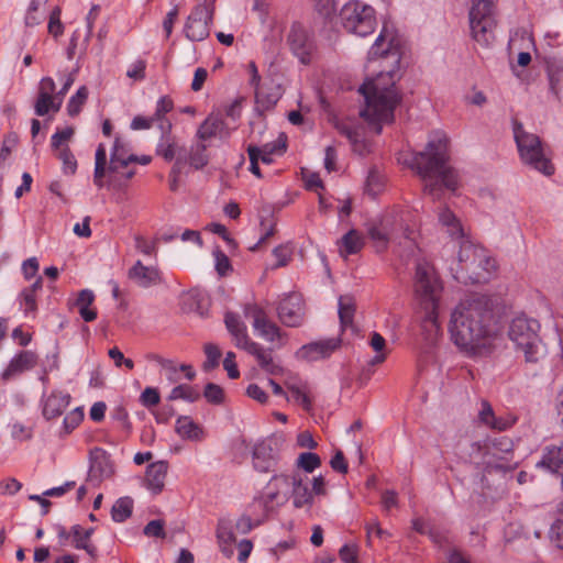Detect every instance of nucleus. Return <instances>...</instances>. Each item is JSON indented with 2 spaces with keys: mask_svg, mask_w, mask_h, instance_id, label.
Returning <instances> with one entry per match:
<instances>
[{
  "mask_svg": "<svg viewBox=\"0 0 563 563\" xmlns=\"http://www.w3.org/2000/svg\"><path fill=\"white\" fill-rule=\"evenodd\" d=\"M369 59H380V70L375 78L367 79L358 89L364 96L366 107L360 115L376 134L383 131V124L395 121V110L402 101V93L396 84L402 78V51L396 36H388L383 27L369 52Z\"/></svg>",
  "mask_w": 563,
  "mask_h": 563,
  "instance_id": "f257e3e1",
  "label": "nucleus"
},
{
  "mask_svg": "<svg viewBox=\"0 0 563 563\" xmlns=\"http://www.w3.org/2000/svg\"><path fill=\"white\" fill-rule=\"evenodd\" d=\"M495 306L496 299L493 296L474 294L454 308L449 332L460 351L474 356L489 345L495 334Z\"/></svg>",
  "mask_w": 563,
  "mask_h": 563,
  "instance_id": "f03ea898",
  "label": "nucleus"
},
{
  "mask_svg": "<svg viewBox=\"0 0 563 563\" xmlns=\"http://www.w3.org/2000/svg\"><path fill=\"white\" fill-rule=\"evenodd\" d=\"M449 161V139L444 133H435L423 151L411 153L405 164L426 181L423 192L440 200L444 189L455 192L460 184L459 174Z\"/></svg>",
  "mask_w": 563,
  "mask_h": 563,
  "instance_id": "7ed1b4c3",
  "label": "nucleus"
},
{
  "mask_svg": "<svg viewBox=\"0 0 563 563\" xmlns=\"http://www.w3.org/2000/svg\"><path fill=\"white\" fill-rule=\"evenodd\" d=\"M285 444L283 434L273 433L251 443L245 438L238 439L235 445L242 451V457L251 455L253 470L257 473H275L279 470L282 451Z\"/></svg>",
  "mask_w": 563,
  "mask_h": 563,
  "instance_id": "20e7f679",
  "label": "nucleus"
},
{
  "mask_svg": "<svg viewBox=\"0 0 563 563\" xmlns=\"http://www.w3.org/2000/svg\"><path fill=\"white\" fill-rule=\"evenodd\" d=\"M514 137L523 164L544 176L554 175L555 166L551 158L547 157L542 140L537 134L525 131L522 123L515 120Z\"/></svg>",
  "mask_w": 563,
  "mask_h": 563,
  "instance_id": "39448f33",
  "label": "nucleus"
},
{
  "mask_svg": "<svg viewBox=\"0 0 563 563\" xmlns=\"http://www.w3.org/2000/svg\"><path fill=\"white\" fill-rule=\"evenodd\" d=\"M339 19L344 30L361 37L372 34L377 25L374 8L360 0L346 2L340 10Z\"/></svg>",
  "mask_w": 563,
  "mask_h": 563,
  "instance_id": "423d86ee",
  "label": "nucleus"
},
{
  "mask_svg": "<svg viewBox=\"0 0 563 563\" xmlns=\"http://www.w3.org/2000/svg\"><path fill=\"white\" fill-rule=\"evenodd\" d=\"M492 0L474 1L470 12V29L472 37L482 46H489L495 41L497 21Z\"/></svg>",
  "mask_w": 563,
  "mask_h": 563,
  "instance_id": "0eeeda50",
  "label": "nucleus"
},
{
  "mask_svg": "<svg viewBox=\"0 0 563 563\" xmlns=\"http://www.w3.org/2000/svg\"><path fill=\"white\" fill-rule=\"evenodd\" d=\"M540 323L538 320L528 318L526 316H518L512 319L508 336L509 339L523 351L527 362H538V350L540 342L539 332Z\"/></svg>",
  "mask_w": 563,
  "mask_h": 563,
  "instance_id": "6e6552de",
  "label": "nucleus"
},
{
  "mask_svg": "<svg viewBox=\"0 0 563 563\" xmlns=\"http://www.w3.org/2000/svg\"><path fill=\"white\" fill-rule=\"evenodd\" d=\"M290 52L299 59L302 65H309L317 51V43L313 32L306 27L301 22L291 23L286 38Z\"/></svg>",
  "mask_w": 563,
  "mask_h": 563,
  "instance_id": "1a4fd4ad",
  "label": "nucleus"
},
{
  "mask_svg": "<svg viewBox=\"0 0 563 563\" xmlns=\"http://www.w3.org/2000/svg\"><path fill=\"white\" fill-rule=\"evenodd\" d=\"M437 279H433L428 268L423 264H417L415 274V292L421 300V303L426 305V309H430L427 314V321L437 325V309H438V297H437Z\"/></svg>",
  "mask_w": 563,
  "mask_h": 563,
  "instance_id": "9d476101",
  "label": "nucleus"
},
{
  "mask_svg": "<svg viewBox=\"0 0 563 563\" xmlns=\"http://www.w3.org/2000/svg\"><path fill=\"white\" fill-rule=\"evenodd\" d=\"M213 15L212 3L202 2L195 5L184 25L185 36L191 42H201L209 37Z\"/></svg>",
  "mask_w": 563,
  "mask_h": 563,
  "instance_id": "9b49d317",
  "label": "nucleus"
},
{
  "mask_svg": "<svg viewBox=\"0 0 563 563\" xmlns=\"http://www.w3.org/2000/svg\"><path fill=\"white\" fill-rule=\"evenodd\" d=\"M292 475L275 472L266 485V492L256 499V503L267 515L275 510L276 506L284 505L288 497V488L291 487Z\"/></svg>",
  "mask_w": 563,
  "mask_h": 563,
  "instance_id": "f8f14e48",
  "label": "nucleus"
},
{
  "mask_svg": "<svg viewBox=\"0 0 563 563\" xmlns=\"http://www.w3.org/2000/svg\"><path fill=\"white\" fill-rule=\"evenodd\" d=\"M305 301L300 294L289 292L278 303L277 314L280 322L290 328L300 327L305 320Z\"/></svg>",
  "mask_w": 563,
  "mask_h": 563,
  "instance_id": "ddd939ff",
  "label": "nucleus"
},
{
  "mask_svg": "<svg viewBox=\"0 0 563 563\" xmlns=\"http://www.w3.org/2000/svg\"><path fill=\"white\" fill-rule=\"evenodd\" d=\"M114 464L111 455L102 448H93L89 451L88 481L99 485L102 481L112 477Z\"/></svg>",
  "mask_w": 563,
  "mask_h": 563,
  "instance_id": "4468645a",
  "label": "nucleus"
},
{
  "mask_svg": "<svg viewBox=\"0 0 563 563\" xmlns=\"http://www.w3.org/2000/svg\"><path fill=\"white\" fill-rule=\"evenodd\" d=\"M245 316L251 317L253 319V327L263 336L265 340L269 342H274L277 339L283 336V332L280 328L272 322L264 311L263 308L257 305H247L245 307Z\"/></svg>",
  "mask_w": 563,
  "mask_h": 563,
  "instance_id": "2eb2a0df",
  "label": "nucleus"
},
{
  "mask_svg": "<svg viewBox=\"0 0 563 563\" xmlns=\"http://www.w3.org/2000/svg\"><path fill=\"white\" fill-rule=\"evenodd\" d=\"M342 340L340 338H330L302 345L296 353L301 360L314 362L321 358H328L340 349Z\"/></svg>",
  "mask_w": 563,
  "mask_h": 563,
  "instance_id": "dca6fc26",
  "label": "nucleus"
},
{
  "mask_svg": "<svg viewBox=\"0 0 563 563\" xmlns=\"http://www.w3.org/2000/svg\"><path fill=\"white\" fill-rule=\"evenodd\" d=\"M225 139L230 136V130L221 113L211 112L199 125L196 137L198 141L207 142L212 137Z\"/></svg>",
  "mask_w": 563,
  "mask_h": 563,
  "instance_id": "f3484780",
  "label": "nucleus"
},
{
  "mask_svg": "<svg viewBox=\"0 0 563 563\" xmlns=\"http://www.w3.org/2000/svg\"><path fill=\"white\" fill-rule=\"evenodd\" d=\"M128 278L142 288H148L163 282L158 268L145 266L140 260L128 271Z\"/></svg>",
  "mask_w": 563,
  "mask_h": 563,
  "instance_id": "a211bd4d",
  "label": "nucleus"
},
{
  "mask_svg": "<svg viewBox=\"0 0 563 563\" xmlns=\"http://www.w3.org/2000/svg\"><path fill=\"white\" fill-rule=\"evenodd\" d=\"M131 146L124 142L120 136H115L113 146L110 153V162L108 170L110 174L119 173L120 168L128 167L136 159V155L130 153Z\"/></svg>",
  "mask_w": 563,
  "mask_h": 563,
  "instance_id": "6ab92c4d",
  "label": "nucleus"
},
{
  "mask_svg": "<svg viewBox=\"0 0 563 563\" xmlns=\"http://www.w3.org/2000/svg\"><path fill=\"white\" fill-rule=\"evenodd\" d=\"M37 364V354L33 351H20L1 374L3 380H10L16 374L32 369Z\"/></svg>",
  "mask_w": 563,
  "mask_h": 563,
  "instance_id": "aec40b11",
  "label": "nucleus"
},
{
  "mask_svg": "<svg viewBox=\"0 0 563 563\" xmlns=\"http://www.w3.org/2000/svg\"><path fill=\"white\" fill-rule=\"evenodd\" d=\"M167 472V461H156L147 465L144 481L147 489L154 495H158L164 490Z\"/></svg>",
  "mask_w": 563,
  "mask_h": 563,
  "instance_id": "412c9836",
  "label": "nucleus"
},
{
  "mask_svg": "<svg viewBox=\"0 0 563 563\" xmlns=\"http://www.w3.org/2000/svg\"><path fill=\"white\" fill-rule=\"evenodd\" d=\"M459 268L456 269V274L463 272H474V268L482 265L483 256L479 253V250L472 244L470 241H464L461 243L459 253H457ZM456 279L460 277L457 275L454 276Z\"/></svg>",
  "mask_w": 563,
  "mask_h": 563,
  "instance_id": "4be33fe9",
  "label": "nucleus"
},
{
  "mask_svg": "<svg viewBox=\"0 0 563 563\" xmlns=\"http://www.w3.org/2000/svg\"><path fill=\"white\" fill-rule=\"evenodd\" d=\"M243 350L253 355L258 366L267 374L278 375L282 372V367L273 360L272 349L266 350L257 342L251 341Z\"/></svg>",
  "mask_w": 563,
  "mask_h": 563,
  "instance_id": "5701e85b",
  "label": "nucleus"
},
{
  "mask_svg": "<svg viewBox=\"0 0 563 563\" xmlns=\"http://www.w3.org/2000/svg\"><path fill=\"white\" fill-rule=\"evenodd\" d=\"M70 395L62 391H52L44 400L42 415L46 420L60 417L70 404Z\"/></svg>",
  "mask_w": 563,
  "mask_h": 563,
  "instance_id": "b1692460",
  "label": "nucleus"
},
{
  "mask_svg": "<svg viewBox=\"0 0 563 563\" xmlns=\"http://www.w3.org/2000/svg\"><path fill=\"white\" fill-rule=\"evenodd\" d=\"M543 62L549 80V89L559 99L561 84L563 82V58L547 56Z\"/></svg>",
  "mask_w": 563,
  "mask_h": 563,
  "instance_id": "393cba45",
  "label": "nucleus"
},
{
  "mask_svg": "<svg viewBox=\"0 0 563 563\" xmlns=\"http://www.w3.org/2000/svg\"><path fill=\"white\" fill-rule=\"evenodd\" d=\"M367 235L374 243L377 253L387 251L390 241V228L384 219L371 223L367 228Z\"/></svg>",
  "mask_w": 563,
  "mask_h": 563,
  "instance_id": "a878e982",
  "label": "nucleus"
},
{
  "mask_svg": "<svg viewBox=\"0 0 563 563\" xmlns=\"http://www.w3.org/2000/svg\"><path fill=\"white\" fill-rule=\"evenodd\" d=\"M95 298L92 290L81 289L71 305L78 310V313L85 322H92L98 317L97 309L92 307Z\"/></svg>",
  "mask_w": 563,
  "mask_h": 563,
  "instance_id": "bb28decb",
  "label": "nucleus"
},
{
  "mask_svg": "<svg viewBox=\"0 0 563 563\" xmlns=\"http://www.w3.org/2000/svg\"><path fill=\"white\" fill-rule=\"evenodd\" d=\"M224 323L230 334L234 338L238 347L243 349L246 346V343L252 341L246 333L245 324L240 320L238 313L228 311L224 314Z\"/></svg>",
  "mask_w": 563,
  "mask_h": 563,
  "instance_id": "cd10ccee",
  "label": "nucleus"
},
{
  "mask_svg": "<svg viewBox=\"0 0 563 563\" xmlns=\"http://www.w3.org/2000/svg\"><path fill=\"white\" fill-rule=\"evenodd\" d=\"M175 431L184 440L201 441L205 437L203 428L189 416H179L177 418Z\"/></svg>",
  "mask_w": 563,
  "mask_h": 563,
  "instance_id": "c85d7f7f",
  "label": "nucleus"
},
{
  "mask_svg": "<svg viewBox=\"0 0 563 563\" xmlns=\"http://www.w3.org/2000/svg\"><path fill=\"white\" fill-rule=\"evenodd\" d=\"M487 452H488V444L486 442L476 441V442L471 443L470 457L482 460L483 463H486L487 468L503 472V473H508V472L514 471L517 467V463L505 464L501 462L490 463L488 461H485Z\"/></svg>",
  "mask_w": 563,
  "mask_h": 563,
  "instance_id": "c756f323",
  "label": "nucleus"
},
{
  "mask_svg": "<svg viewBox=\"0 0 563 563\" xmlns=\"http://www.w3.org/2000/svg\"><path fill=\"white\" fill-rule=\"evenodd\" d=\"M291 496L295 508H302L307 505L311 506L313 503L312 493L309 490L308 486L303 484V479L299 474H292Z\"/></svg>",
  "mask_w": 563,
  "mask_h": 563,
  "instance_id": "7c9ffc66",
  "label": "nucleus"
},
{
  "mask_svg": "<svg viewBox=\"0 0 563 563\" xmlns=\"http://www.w3.org/2000/svg\"><path fill=\"white\" fill-rule=\"evenodd\" d=\"M174 109V101L169 96H163L156 103V109L153 114L161 132L168 134L172 131V122L165 115Z\"/></svg>",
  "mask_w": 563,
  "mask_h": 563,
  "instance_id": "2f4dec72",
  "label": "nucleus"
},
{
  "mask_svg": "<svg viewBox=\"0 0 563 563\" xmlns=\"http://www.w3.org/2000/svg\"><path fill=\"white\" fill-rule=\"evenodd\" d=\"M255 87V103L262 111L273 109L278 100L280 99V92L278 88H265L258 86Z\"/></svg>",
  "mask_w": 563,
  "mask_h": 563,
  "instance_id": "473e14b6",
  "label": "nucleus"
},
{
  "mask_svg": "<svg viewBox=\"0 0 563 563\" xmlns=\"http://www.w3.org/2000/svg\"><path fill=\"white\" fill-rule=\"evenodd\" d=\"M217 539L223 555L231 558L233 555L232 545L235 542V536L231 527L222 520H220L217 526Z\"/></svg>",
  "mask_w": 563,
  "mask_h": 563,
  "instance_id": "72a5a7b5",
  "label": "nucleus"
},
{
  "mask_svg": "<svg viewBox=\"0 0 563 563\" xmlns=\"http://www.w3.org/2000/svg\"><path fill=\"white\" fill-rule=\"evenodd\" d=\"M71 545L76 550H84L92 560H96L98 556V548L92 541H88V539L84 538V528L80 525H74L71 527Z\"/></svg>",
  "mask_w": 563,
  "mask_h": 563,
  "instance_id": "f704fd0d",
  "label": "nucleus"
},
{
  "mask_svg": "<svg viewBox=\"0 0 563 563\" xmlns=\"http://www.w3.org/2000/svg\"><path fill=\"white\" fill-rule=\"evenodd\" d=\"M208 144L199 141L197 144L190 147L188 154V162L191 167L199 170L209 164Z\"/></svg>",
  "mask_w": 563,
  "mask_h": 563,
  "instance_id": "c9c22d12",
  "label": "nucleus"
},
{
  "mask_svg": "<svg viewBox=\"0 0 563 563\" xmlns=\"http://www.w3.org/2000/svg\"><path fill=\"white\" fill-rule=\"evenodd\" d=\"M133 499L129 496L120 497L111 508V518L114 522H124L132 516Z\"/></svg>",
  "mask_w": 563,
  "mask_h": 563,
  "instance_id": "e433bc0d",
  "label": "nucleus"
},
{
  "mask_svg": "<svg viewBox=\"0 0 563 563\" xmlns=\"http://www.w3.org/2000/svg\"><path fill=\"white\" fill-rule=\"evenodd\" d=\"M341 245L346 255H354L361 252L364 241L358 231L352 229L342 236Z\"/></svg>",
  "mask_w": 563,
  "mask_h": 563,
  "instance_id": "4c0bfd02",
  "label": "nucleus"
},
{
  "mask_svg": "<svg viewBox=\"0 0 563 563\" xmlns=\"http://www.w3.org/2000/svg\"><path fill=\"white\" fill-rule=\"evenodd\" d=\"M88 88L86 86H80L76 93L69 98L66 107L67 114L69 117H77L81 112L84 104L88 100Z\"/></svg>",
  "mask_w": 563,
  "mask_h": 563,
  "instance_id": "58836bf2",
  "label": "nucleus"
},
{
  "mask_svg": "<svg viewBox=\"0 0 563 563\" xmlns=\"http://www.w3.org/2000/svg\"><path fill=\"white\" fill-rule=\"evenodd\" d=\"M355 305L351 298L340 297L339 299V319L342 331L353 324Z\"/></svg>",
  "mask_w": 563,
  "mask_h": 563,
  "instance_id": "ea45409f",
  "label": "nucleus"
},
{
  "mask_svg": "<svg viewBox=\"0 0 563 563\" xmlns=\"http://www.w3.org/2000/svg\"><path fill=\"white\" fill-rule=\"evenodd\" d=\"M156 154L163 157L166 162H172L176 156V143L172 136V131L168 134L162 132L159 143L156 147Z\"/></svg>",
  "mask_w": 563,
  "mask_h": 563,
  "instance_id": "a19ab883",
  "label": "nucleus"
},
{
  "mask_svg": "<svg viewBox=\"0 0 563 563\" xmlns=\"http://www.w3.org/2000/svg\"><path fill=\"white\" fill-rule=\"evenodd\" d=\"M177 399L195 402L200 399V393L190 385L180 384L175 386L168 395V400Z\"/></svg>",
  "mask_w": 563,
  "mask_h": 563,
  "instance_id": "79ce46f5",
  "label": "nucleus"
},
{
  "mask_svg": "<svg viewBox=\"0 0 563 563\" xmlns=\"http://www.w3.org/2000/svg\"><path fill=\"white\" fill-rule=\"evenodd\" d=\"M321 457L313 452H302L296 460V467L305 471L306 473H312L316 468L321 466Z\"/></svg>",
  "mask_w": 563,
  "mask_h": 563,
  "instance_id": "37998d69",
  "label": "nucleus"
},
{
  "mask_svg": "<svg viewBox=\"0 0 563 563\" xmlns=\"http://www.w3.org/2000/svg\"><path fill=\"white\" fill-rule=\"evenodd\" d=\"M384 189V178L383 176L375 169L372 168L368 172L364 191L372 198H375L377 195H379Z\"/></svg>",
  "mask_w": 563,
  "mask_h": 563,
  "instance_id": "c03bdc74",
  "label": "nucleus"
},
{
  "mask_svg": "<svg viewBox=\"0 0 563 563\" xmlns=\"http://www.w3.org/2000/svg\"><path fill=\"white\" fill-rule=\"evenodd\" d=\"M332 124L334 129L341 135L345 136L353 145H356L360 142V132L353 124L338 118H333Z\"/></svg>",
  "mask_w": 563,
  "mask_h": 563,
  "instance_id": "a18cd8bd",
  "label": "nucleus"
},
{
  "mask_svg": "<svg viewBox=\"0 0 563 563\" xmlns=\"http://www.w3.org/2000/svg\"><path fill=\"white\" fill-rule=\"evenodd\" d=\"M287 389L290 391L292 400L300 405L306 412L312 410V399L305 388L287 384Z\"/></svg>",
  "mask_w": 563,
  "mask_h": 563,
  "instance_id": "49530a36",
  "label": "nucleus"
},
{
  "mask_svg": "<svg viewBox=\"0 0 563 563\" xmlns=\"http://www.w3.org/2000/svg\"><path fill=\"white\" fill-rule=\"evenodd\" d=\"M203 351L206 354V361L202 364V369L205 372H210L219 366L221 351L216 344L212 343L205 344Z\"/></svg>",
  "mask_w": 563,
  "mask_h": 563,
  "instance_id": "de8ad7c7",
  "label": "nucleus"
},
{
  "mask_svg": "<svg viewBox=\"0 0 563 563\" xmlns=\"http://www.w3.org/2000/svg\"><path fill=\"white\" fill-rule=\"evenodd\" d=\"M85 413L81 407L68 412L63 420L64 434H70L84 420Z\"/></svg>",
  "mask_w": 563,
  "mask_h": 563,
  "instance_id": "09e8293b",
  "label": "nucleus"
},
{
  "mask_svg": "<svg viewBox=\"0 0 563 563\" xmlns=\"http://www.w3.org/2000/svg\"><path fill=\"white\" fill-rule=\"evenodd\" d=\"M203 397L211 405H222L224 402V390L223 388L214 383H208L203 389Z\"/></svg>",
  "mask_w": 563,
  "mask_h": 563,
  "instance_id": "8fccbe9b",
  "label": "nucleus"
},
{
  "mask_svg": "<svg viewBox=\"0 0 563 563\" xmlns=\"http://www.w3.org/2000/svg\"><path fill=\"white\" fill-rule=\"evenodd\" d=\"M187 163V158L184 156H180V153L176 157V161L174 165L172 166V169L169 172V189L170 191H177L179 187V176L183 173V168L185 164Z\"/></svg>",
  "mask_w": 563,
  "mask_h": 563,
  "instance_id": "3c124183",
  "label": "nucleus"
},
{
  "mask_svg": "<svg viewBox=\"0 0 563 563\" xmlns=\"http://www.w3.org/2000/svg\"><path fill=\"white\" fill-rule=\"evenodd\" d=\"M60 14L62 11L59 7H55L49 14L47 30L55 38L64 33V24L60 21Z\"/></svg>",
  "mask_w": 563,
  "mask_h": 563,
  "instance_id": "603ef678",
  "label": "nucleus"
},
{
  "mask_svg": "<svg viewBox=\"0 0 563 563\" xmlns=\"http://www.w3.org/2000/svg\"><path fill=\"white\" fill-rule=\"evenodd\" d=\"M428 537L439 548H445L453 543V539L449 531L441 530L435 527L428 530Z\"/></svg>",
  "mask_w": 563,
  "mask_h": 563,
  "instance_id": "864d4df0",
  "label": "nucleus"
},
{
  "mask_svg": "<svg viewBox=\"0 0 563 563\" xmlns=\"http://www.w3.org/2000/svg\"><path fill=\"white\" fill-rule=\"evenodd\" d=\"M58 158L63 162V172L74 175L77 170V161L68 146L60 150Z\"/></svg>",
  "mask_w": 563,
  "mask_h": 563,
  "instance_id": "5fc2aeb1",
  "label": "nucleus"
},
{
  "mask_svg": "<svg viewBox=\"0 0 563 563\" xmlns=\"http://www.w3.org/2000/svg\"><path fill=\"white\" fill-rule=\"evenodd\" d=\"M20 305L23 307L25 316L35 314L37 311L36 295L30 292L27 289H22L20 292Z\"/></svg>",
  "mask_w": 563,
  "mask_h": 563,
  "instance_id": "6e6d98bb",
  "label": "nucleus"
},
{
  "mask_svg": "<svg viewBox=\"0 0 563 563\" xmlns=\"http://www.w3.org/2000/svg\"><path fill=\"white\" fill-rule=\"evenodd\" d=\"M213 256L216 260V271L220 276H227L229 272L233 271L229 257L219 247L213 251Z\"/></svg>",
  "mask_w": 563,
  "mask_h": 563,
  "instance_id": "4d7b16f0",
  "label": "nucleus"
},
{
  "mask_svg": "<svg viewBox=\"0 0 563 563\" xmlns=\"http://www.w3.org/2000/svg\"><path fill=\"white\" fill-rule=\"evenodd\" d=\"M479 420L493 429L503 431V427H499V424H495L496 417H495L494 410L488 401L482 402V409L479 411Z\"/></svg>",
  "mask_w": 563,
  "mask_h": 563,
  "instance_id": "13d9d810",
  "label": "nucleus"
},
{
  "mask_svg": "<svg viewBox=\"0 0 563 563\" xmlns=\"http://www.w3.org/2000/svg\"><path fill=\"white\" fill-rule=\"evenodd\" d=\"M266 219H261L260 225L264 230V233L253 246L249 247L251 252H256L263 243H265L269 238H272L276 233V222L271 221L268 225H266Z\"/></svg>",
  "mask_w": 563,
  "mask_h": 563,
  "instance_id": "bf43d9fd",
  "label": "nucleus"
},
{
  "mask_svg": "<svg viewBox=\"0 0 563 563\" xmlns=\"http://www.w3.org/2000/svg\"><path fill=\"white\" fill-rule=\"evenodd\" d=\"M53 98L54 96L44 95V93H37L35 103H34V111L35 114L38 117H44L51 111V107L53 106Z\"/></svg>",
  "mask_w": 563,
  "mask_h": 563,
  "instance_id": "052dcab7",
  "label": "nucleus"
},
{
  "mask_svg": "<svg viewBox=\"0 0 563 563\" xmlns=\"http://www.w3.org/2000/svg\"><path fill=\"white\" fill-rule=\"evenodd\" d=\"M246 152L250 158V172L257 178H262L263 175L258 165L261 154L260 147L254 144H250L246 148Z\"/></svg>",
  "mask_w": 563,
  "mask_h": 563,
  "instance_id": "680f3d73",
  "label": "nucleus"
},
{
  "mask_svg": "<svg viewBox=\"0 0 563 563\" xmlns=\"http://www.w3.org/2000/svg\"><path fill=\"white\" fill-rule=\"evenodd\" d=\"M140 401L146 408L157 406L161 401L158 389L155 387H146L140 396Z\"/></svg>",
  "mask_w": 563,
  "mask_h": 563,
  "instance_id": "e2e57ef3",
  "label": "nucleus"
},
{
  "mask_svg": "<svg viewBox=\"0 0 563 563\" xmlns=\"http://www.w3.org/2000/svg\"><path fill=\"white\" fill-rule=\"evenodd\" d=\"M208 229L214 233L221 236L228 244V246L232 250L238 247V242L230 235L228 229L225 225L221 223H210Z\"/></svg>",
  "mask_w": 563,
  "mask_h": 563,
  "instance_id": "0e129e2a",
  "label": "nucleus"
},
{
  "mask_svg": "<svg viewBox=\"0 0 563 563\" xmlns=\"http://www.w3.org/2000/svg\"><path fill=\"white\" fill-rule=\"evenodd\" d=\"M75 130L73 126H67L64 130L56 131L51 139V146L57 150L62 146L63 142H67L74 135Z\"/></svg>",
  "mask_w": 563,
  "mask_h": 563,
  "instance_id": "69168bd1",
  "label": "nucleus"
},
{
  "mask_svg": "<svg viewBox=\"0 0 563 563\" xmlns=\"http://www.w3.org/2000/svg\"><path fill=\"white\" fill-rule=\"evenodd\" d=\"M145 70H146V60L137 59L128 69L126 76L131 79L141 81V80L145 79V77H146Z\"/></svg>",
  "mask_w": 563,
  "mask_h": 563,
  "instance_id": "338daca9",
  "label": "nucleus"
},
{
  "mask_svg": "<svg viewBox=\"0 0 563 563\" xmlns=\"http://www.w3.org/2000/svg\"><path fill=\"white\" fill-rule=\"evenodd\" d=\"M439 221L445 225L450 227L452 229H460L461 230V223L453 211H451L448 207H444L440 213H439Z\"/></svg>",
  "mask_w": 563,
  "mask_h": 563,
  "instance_id": "774afa93",
  "label": "nucleus"
}]
</instances>
